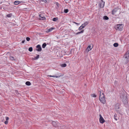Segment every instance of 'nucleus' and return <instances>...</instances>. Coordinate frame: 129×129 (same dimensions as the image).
Here are the masks:
<instances>
[{
    "instance_id": "obj_3",
    "label": "nucleus",
    "mask_w": 129,
    "mask_h": 129,
    "mask_svg": "<svg viewBox=\"0 0 129 129\" xmlns=\"http://www.w3.org/2000/svg\"><path fill=\"white\" fill-rule=\"evenodd\" d=\"M99 100L103 104H104L106 103V100L105 98L104 95L103 94L101 95H100Z\"/></svg>"
},
{
    "instance_id": "obj_18",
    "label": "nucleus",
    "mask_w": 129,
    "mask_h": 129,
    "mask_svg": "<svg viewBox=\"0 0 129 129\" xmlns=\"http://www.w3.org/2000/svg\"><path fill=\"white\" fill-rule=\"evenodd\" d=\"M12 13H9L7 15V16L8 17H10L12 16Z\"/></svg>"
},
{
    "instance_id": "obj_1",
    "label": "nucleus",
    "mask_w": 129,
    "mask_h": 129,
    "mask_svg": "<svg viewBox=\"0 0 129 129\" xmlns=\"http://www.w3.org/2000/svg\"><path fill=\"white\" fill-rule=\"evenodd\" d=\"M120 98L121 99L124 103L126 104L127 103V97L123 93H122L121 94Z\"/></svg>"
},
{
    "instance_id": "obj_36",
    "label": "nucleus",
    "mask_w": 129,
    "mask_h": 129,
    "mask_svg": "<svg viewBox=\"0 0 129 129\" xmlns=\"http://www.w3.org/2000/svg\"><path fill=\"white\" fill-rule=\"evenodd\" d=\"M25 40H23L22 41V42L21 43H24V42H25Z\"/></svg>"
},
{
    "instance_id": "obj_19",
    "label": "nucleus",
    "mask_w": 129,
    "mask_h": 129,
    "mask_svg": "<svg viewBox=\"0 0 129 129\" xmlns=\"http://www.w3.org/2000/svg\"><path fill=\"white\" fill-rule=\"evenodd\" d=\"M46 46V44L45 43H44L42 45V47L43 48H45Z\"/></svg>"
},
{
    "instance_id": "obj_41",
    "label": "nucleus",
    "mask_w": 129,
    "mask_h": 129,
    "mask_svg": "<svg viewBox=\"0 0 129 129\" xmlns=\"http://www.w3.org/2000/svg\"><path fill=\"white\" fill-rule=\"evenodd\" d=\"M52 29H53V28H51Z\"/></svg>"
},
{
    "instance_id": "obj_21",
    "label": "nucleus",
    "mask_w": 129,
    "mask_h": 129,
    "mask_svg": "<svg viewBox=\"0 0 129 129\" xmlns=\"http://www.w3.org/2000/svg\"><path fill=\"white\" fill-rule=\"evenodd\" d=\"M118 45V44L117 43H115L113 44L114 46L115 47H117Z\"/></svg>"
},
{
    "instance_id": "obj_39",
    "label": "nucleus",
    "mask_w": 129,
    "mask_h": 129,
    "mask_svg": "<svg viewBox=\"0 0 129 129\" xmlns=\"http://www.w3.org/2000/svg\"><path fill=\"white\" fill-rule=\"evenodd\" d=\"M55 122H52V123L53 124H54V123H55Z\"/></svg>"
},
{
    "instance_id": "obj_6",
    "label": "nucleus",
    "mask_w": 129,
    "mask_h": 129,
    "mask_svg": "<svg viewBox=\"0 0 129 129\" xmlns=\"http://www.w3.org/2000/svg\"><path fill=\"white\" fill-rule=\"evenodd\" d=\"M100 119L99 120L100 123H103L104 122H105V120L102 117L101 115H100Z\"/></svg>"
},
{
    "instance_id": "obj_29",
    "label": "nucleus",
    "mask_w": 129,
    "mask_h": 129,
    "mask_svg": "<svg viewBox=\"0 0 129 129\" xmlns=\"http://www.w3.org/2000/svg\"><path fill=\"white\" fill-rule=\"evenodd\" d=\"M91 96L92 97H96V95H95L94 94H93L91 95Z\"/></svg>"
},
{
    "instance_id": "obj_35",
    "label": "nucleus",
    "mask_w": 129,
    "mask_h": 129,
    "mask_svg": "<svg viewBox=\"0 0 129 129\" xmlns=\"http://www.w3.org/2000/svg\"><path fill=\"white\" fill-rule=\"evenodd\" d=\"M10 4V3H8L6 5H5L6 6H9Z\"/></svg>"
},
{
    "instance_id": "obj_16",
    "label": "nucleus",
    "mask_w": 129,
    "mask_h": 129,
    "mask_svg": "<svg viewBox=\"0 0 129 129\" xmlns=\"http://www.w3.org/2000/svg\"><path fill=\"white\" fill-rule=\"evenodd\" d=\"M25 84L26 85L29 86L31 85V83L30 82L27 81L25 83Z\"/></svg>"
},
{
    "instance_id": "obj_20",
    "label": "nucleus",
    "mask_w": 129,
    "mask_h": 129,
    "mask_svg": "<svg viewBox=\"0 0 129 129\" xmlns=\"http://www.w3.org/2000/svg\"><path fill=\"white\" fill-rule=\"evenodd\" d=\"M117 117V115L116 114H115L114 115V119L116 121L117 120V119L116 117Z\"/></svg>"
},
{
    "instance_id": "obj_30",
    "label": "nucleus",
    "mask_w": 129,
    "mask_h": 129,
    "mask_svg": "<svg viewBox=\"0 0 129 129\" xmlns=\"http://www.w3.org/2000/svg\"><path fill=\"white\" fill-rule=\"evenodd\" d=\"M49 76L50 77H56V78H58V76H51V75H50Z\"/></svg>"
},
{
    "instance_id": "obj_22",
    "label": "nucleus",
    "mask_w": 129,
    "mask_h": 129,
    "mask_svg": "<svg viewBox=\"0 0 129 129\" xmlns=\"http://www.w3.org/2000/svg\"><path fill=\"white\" fill-rule=\"evenodd\" d=\"M69 11V10L68 9H65L64 10V12L65 13H67Z\"/></svg>"
},
{
    "instance_id": "obj_25",
    "label": "nucleus",
    "mask_w": 129,
    "mask_h": 129,
    "mask_svg": "<svg viewBox=\"0 0 129 129\" xmlns=\"http://www.w3.org/2000/svg\"><path fill=\"white\" fill-rule=\"evenodd\" d=\"M33 48L32 47H30L28 49V50L30 51L31 52L33 51Z\"/></svg>"
},
{
    "instance_id": "obj_23",
    "label": "nucleus",
    "mask_w": 129,
    "mask_h": 129,
    "mask_svg": "<svg viewBox=\"0 0 129 129\" xmlns=\"http://www.w3.org/2000/svg\"><path fill=\"white\" fill-rule=\"evenodd\" d=\"M61 66L62 67H65L67 66V64H66L64 63L61 64Z\"/></svg>"
},
{
    "instance_id": "obj_2",
    "label": "nucleus",
    "mask_w": 129,
    "mask_h": 129,
    "mask_svg": "<svg viewBox=\"0 0 129 129\" xmlns=\"http://www.w3.org/2000/svg\"><path fill=\"white\" fill-rule=\"evenodd\" d=\"M124 60L125 61V63L126 64L129 61V51H127L124 56Z\"/></svg>"
},
{
    "instance_id": "obj_17",
    "label": "nucleus",
    "mask_w": 129,
    "mask_h": 129,
    "mask_svg": "<svg viewBox=\"0 0 129 129\" xmlns=\"http://www.w3.org/2000/svg\"><path fill=\"white\" fill-rule=\"evenodd\" d=\"M84 26H83L82 25H81V26H80V27L78 28V30H81L82 29H83V28H84Z\"/></svg>"
},
{
    "instance_id": "obj_31",
    "label": "nucleus",
    "mask_w": 129,
    "mask_h": 129,
    "mask_svg": "<svg viewBox=\"0 0 129 129\" xmlns=\"http://www.w3.org/2000/svg\"><path fill=\"white\" fill-rule=\"evenodd\" d=\"M6 121H7L9 119V118L8 117H6Z\"/></svg>"
},
{
    "instance_id": "obj_7",
    "label": "nucleus",
    "mask_w": 129,
    "mask_h": 129,
    "mask_svg": "<svg viewBox=\"0 0 129 129\" xmlns=\"http://www.w3.org/2000/svg\"><path fill=\"white\" fill-rule=\"evenodd\" d=\"M36 48H38V49H36V50L39 51H41L42 50V48L40 46V45H37L36 46Z\"/></svg>"
},
{
    "instance_id": "obj_5",
    "label": "nucleus",
    "mask_w": 129,
    "mask_h": 129,
    "mask_svg": "<svg viewBox=\"0 0 129 129\" xmlns=\"http://www.w3.org/2000/svg\"><path fill=\"white\" fill-rule=\"evenodd\" d=\"M120 105L119 103H117L116 104L115 106V110L118 112H120L119 109Z\"/></svg>"
},
{
    "instance_id": "obj_38",
    "label": "nucleus",
    "mask_w": 129,
    "mask_h": 129,
    "mask_svg": "<svg viewBox=\"0 0 129 129\" xmlns=\"http://www.w3.org/2000/svg\"><path fill=\"white\" fill-rule=\"evenodd\" d=\"M68 0H64V1H65L66 2H67Z\"/></svg>"
},
{
    "instance_id": "obj_14",
    "label": "nucleus",
    "mask_w": 129,
    "mask_h": 129,
    "mask_svg": "<svg viewBox=\"0 0 129 129\" xmlns=\"http://www.w3.org/2000/svg\"><path fill=\"white\" fill-rule=\"evenodd\" d=\"M88 22L86 21L85 23H84V24H82V25L83 26H84V28L86 26V25H87L88 24Z\"/></svg>"
},
{
    "instance_id": "obj_8",
    "label": "nucleus",
    "mask_w": 129,
    "mask_h": 129,
    "mask_svg": "<svg viewBox=\"0 0 129 129\" xmlns=\"http://www.w3.org/2000/svg\"><path fill=\"white\" fill-rule=\"evenodd\" d=\"M101 2L100 3V6L101 8H103L104 6L105 2L103 1V0H101Z\"/></svg>"
},
{
    "instance_id": "obj_10",
    "label": "nucleus",
    "mask_w": 129,
    "mask_h": 129,
    "mask_svg": "<svg viewBox=\"0 0 129 129\" xmlns=\"http://www.w3.org/2000/svg\"><path fill=\"white\" fill-rule=\"evenodd\" d=\"M39 17H40V20H44L46 19V18L45 17H42L41 16V15H39Z\"/></svg>"
},
{
    "instance_id": "obj_33",
    "label": "nucleus",
    "mask_w": 129,
    "mask_h": 129,
    "mask_svg": "<svg viewBox=\"0 0 129 129\" xmlns=\"http://www.w3.org/2000/svg\"><path fill=\"white\" fill-rule=\"evenodd\" d=\"M84 30H82L81 31H80V34L83 33L84 32Z\"/></svg>"
},
{
    "instance_id": "obj_13",
    "label": "nucleus",
    "mask_w": 129,
    "mask_h": 129,
    "mask_svg": "<svg viewBox=\"0 0 129 129\" xmlns=\"http://www.w3.org/2000/svg\"><path fill=\"white\" fill-rule=\"evenodd\" d=\"M92 47H93L92 48H91V46L89 45L87 48V49L88 50V51H89L90 50H91Z\"/></svg>"
},
{
    "instance_id": "obj_4",
    "label": "nucleus",
    "mask_w": 129,
    "mask_h": 129,
    "mask_svg": "<svg viewBox=\"0 0 129 129\" xmlns=\"http://www.w3.org/2000/svg\"><path fill=\"white\" fill-rule=\"evenodd\" d=\"M123 25L122 24H118L116 25L115 26V28L117 30H122Z\"/></svg>"
},
{
    "instance_id": "obj_37",
    "label": "nucleus",
    "mask_w": 129,
    "mask_h": 129,
    "mask_svg": "<svg viewBox=\"0 0 129 129\" xmlns=\"http://www.w3.org/2000/svg\"><path fill=\"white\" fill-rule=\"evenodd\" d=\"M74 23H75V24H78L76 22H73Z\"/></svg>"
},
{
    "instance_id": "obj_9",
    "label": "nucleus",
    "mask_w": 129,
    "mask_h": 129,
    "mask_svg": "<svg viewBox=\"0 0 129 129\" xmlns=\"http://www.w3.org/2000/svg\"><path fill=\"white\" fill-rule=\"evenodd\" d=\"M23 2L22 1H15L14 2V4L16 5H17L21 3H22Z\"/></svg>"
},
{
    "instance_id": "obj_26",
    "label": "nucleus",
    "mask_w": 129,
    "mask_h": 129,
    "mask_svg": "<svg viewBox=\"0 0 129 129\" xmlns=\"http://www.w3.org/2000/svg\"><path fill=\"white\" fill-rule=\"evenodd\" d=\"M10 59L11 60H14V58L13 56H10Z\"/></svg>"
},
{
    "instance_id": "obj_34",
    "label": "nucleus",
    "mask_w": 129,
    "mask_h": 129,
    "mask_svg": "<svg viewBox=\"0 0 129 129\" xmlns=\"http://www.w3.org/2000/svg\"><path fill=\"white\" fill-rule=\"evenodd\" d=\"M8 121H6L5 122V124H7L8 123Z\"/></svg>"
},
{
    "instance_id": "obj_24",
    "label": "nucleus",
    "mask_w": 129,
    "mask_h": 129,
    "mask_svg": "<svg viewBox=\"0 0 129 129\" xmlns=\"http://www.w3.org/2000/svg\"><path fill=\"white\" fill-rule=\"evenodd\" d=\"M58 18L57 17L54 18L52 20L54 21H56L58 19Z\"/></svg>"
},
{
    "instance_id": "obj_32",
    "label": "nucleus",
    "mask_w": 129,
    "mask_h": 129,
    "mask_svg": "<svg viewBox=\"0 0 129 129\" xmlns=\"http://www.w3.org/2000/svg\"><path fill=\"white\" fill-rule=\"evenodd\" d=\"M80 34V32H78L77 33H75V34L76 35H78V34Z\"/></svg>"
},
{
    "instance_id": "obj_27",
    "label": "nucleus",
    "mask_w": 129,
    "mask_h": 129,
    "mask_svg": "<svg viewBox=\"0 0 129 129\" xmlns=\"http://www.w3.org/2000/svg\"><path fill=\"white\" fill-rule=\"evenodd\" d=\"M39 57V55H38L36 57H35V58L34 59H38Z\"/></svg>"
},
{
    "instance_id": "obj_40",
    "label": "nucleus",
    "mask_w": 129,
    "mask_h": 129,
    "mask_svg": "<svg viewBox=\"0 0 129 129\" xmlns=\"http://www.w3.org/2000/svg\"><path fill=\"white\" fill-rule=\"evenodd\" d=\"M44 2H47L46 0H44Z\"/></svg>"
},
{
    "instance_id": "obj_12",
    "label": "nucleus",
    "mask_w": 129,
    "mask_h": 129,
    "mask_svg": "<svg viewBox=\"0 0 129 129\" xmlns=\"http://www.w3.org/2000/svg\"><path fill=\"white\" fill-rule=\"evenodd\" d=\"M103 92V90H99L98 91V92L99 93H100V95H102V94H103V95H104V93Z\"/></svg>"
},
{
    "instance_id": "obj_28",
    "label": "nucleus",
    "mask_w": 129,
    "mask_h": 129,
    "mask_svg": "<svg viewBox=\"0 0 129 129\" xmlns=\"http://www.w3.org/2000/svg\"><path fill=\"white\" fill-rule=\"evenodd\" d=\"M26 39L27 41H29L30 40V39L29 37H27L26 38Z\"/></svg>"
},
{
    "instance_id": "obj_11",
    "label": "nucleus",
    "mask_w": 129,
    "mask_h": 129,
    "mask_svg": "<svg viewBox=\"0 0 129 129\" xmlns=\"http://www.w3.org/2000/svg\"><path fill=\"white\" fill-rule=\"evenodd\" d=\"M117 8H115L114 9L112 12V15H114V13L117 11Z\"/></svg>"
},
{
    "instance_id": "obj_15",
    "label": "nucleus",
    "mask_w": 129,
    "mask_h": 129,
    "mask_svg": "<svg viewBox=\"0 0 129 129\" xmlns=\"http://www.w3.org/2000/svg\"><path fill=\"white\" fill-rule=\"evenodd\" d=\"M103 19L104 20H108L109 19V18L107 16H105L103 17Z\"/></svg>"
}]
</instances>
